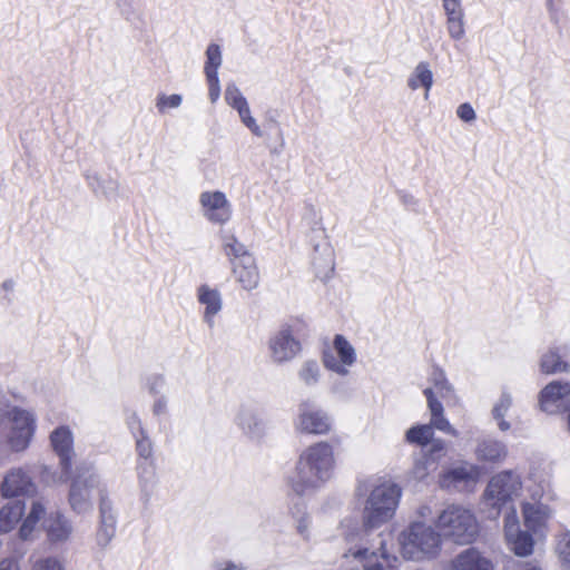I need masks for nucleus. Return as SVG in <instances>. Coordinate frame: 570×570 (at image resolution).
<instances>
[{
  "label": "nucleus",
  "instance_id": "f257e3e1",
  "mask_svg": "<svg viewBox=\"0 0 570 570\" xmlns=\"http://www.w3.org/2000/svg\"><path fill=\"white\" fill-rule=\"evenodd\" d=\"M2 531L20 523L19 535L29 539L46 514L45 498L37 494V485L22 468H14L2 480Z\"/></svg>",
  "mask_w": 570,
  "mask_h": 570
},
{
  "label": "nucleus",
  "instance_id": "f03ea898",
  "mask_svg": "<svg viewBox=\"0 0 570 570\" xmlns=\"http://www.w3.org/2000/svg\"><path fill=\"white\" fill-rule=\"evenodd\" d=\"M337 465L336 451L328 441H317L299 453L286 483L297 495L315 492L332 480Z\"/></svg>",
  "mask_w": 570,
  "mask_h": 570
},
{
  "label": "nucleus",
  "instance_id": "7ed1b4c3",
  "mask_svg": "<svg viewBox=\"0 0 570 570\" xmlns=\"http://www.w3.org/2000/svg\"><path fill=\"white\" fill-rule=\"evenodd\" d=\"M436 525L444 539L456 543H471L480 534V521L471 508L464 504H446L436 518Z\"/></svg>",
  "mask_w": 570,
  "mask_h": 570
},
{
  "label": "nucleus",
  "instance_id": "20e7f679",
  "mask_svg": "<svg viewBox=\"0 0 570 570\" xmlns=\"http://www.w3.org/2000/svg\"><path fill=\"white\" fill-rule=\"evenodd\" d=\"M399 543L401 554L412 561L433 558L442 548L439 529L435 530L431 523L423 520H412L409 527L401 531Z\"/></svg>",
  "mask_w": 570,
  "mask_h": 570
},
{
  "label": "nucleus",
  "instance_id": "39448f33",
  "mask_svg": "<svg viewBox=\"0 0 570 570\" xmlns=\"http://www.w3.org/2000/svg\"><path fill=\"white\" fill-rule=\"evenodd\" d=\"M36 431V416L28 409L2 404V441L9 452L28 449Z\"/></svg>",
  "mask_w": 570,
  "mask_h": 570
},
{
  "label": "nucleus",
  "instance_id": "423d86ee",
  "mask_svg": "<svg viewBox=\"0 0 570 570\" xmlns=\"http://www.w3.org/2000/svg\"><path fill=\"white\" fill-rule=\"evenodd\" d=\"M402 490L392 480H379L364 503L363 522L367 527H380L393 518L400 503Z\"/></svg>",
  "mask_w": 570,
  "mask_h": 570
},
{
  "label": "nucleus",
  "instance_id": "0eeeda50",
  "mask_svg": "<svg viewBox=\"0 0 570 570\" xmlns=\"http://www.w3.org/2000/svg\"><path fill=\"white\" fill-rule=\"evenodd\" d=\"M523 492L522 475L513 470H504V472L493 475L482 494V504L490 508L489 518H497L500 510L509 500L518 499Z\"/></svg>",
  "mask_w": 570,
  "mask_h": 570
},
{
  "label": "nucleus",
  "instance_id": "6e6552de",
  "mask_svg": "<svg viewBox=\"0 0 570 570\" xmlns=\"http://www.w3.org/2000/svg\"><path fill=\"white\" fill-rule=\"evenodd\" d=\"M293 429L297 434L325 436L334 430L332 414L314 401H302L293 419Z\"/></svg>",
  "mask_w": 570,
  "mask_h": 570
},
{
  "label": "nucleus",
  "instance_id": "1a4fd4ad",
  "mask_svg": "<svg viewBox=\"0 0 570 570\" xmlns=\"http://www.w3.org/2000/svg\"><path fill=\"white\" fill-rule=\"evenodd\" d=\"M323 364L338 375H347L357 362V352L344 334H334L332 342L324 347Z\"/></svg>",
  "mask_w": 570,
  "mask_h": 570
},
{
  "label": "nucleus",
  "instance_id": "9d476101",
  "mask_svg": "<svg viewBox=\"0 0 570 570\" xmlns=\"http://www.w3.org/2000/svg\"><path fill=\"white\" fill-rule=\"evenodd\" d=\"M503 535L504 542L514 554L521 558L533 554L535 550V541L532 539L531 533L525 527L522 528V523L518 515L515 508H512L504 514L503 520Z\"/></svg>",
  "mask_w": 570,
  "mask_h": 570
},
{
  "label": "nucleus",
  "instance_id": "9b49d317",
  "mask_svg": "<svg viewBox=\"0 0 570 570\" xmlns=\"http://www.w3.org/2000/svg\"><path fill=\"white\" fill-rule=\"evenodd\" d=\"M556 511L547 503H541L540 499H527L521 503V514L523 525L530 531L534 542L543 540L549 531V522L552 520Z\"/></svg>",
  "mask_w": 570,
  "mask_h": 570
},
{
  "label": "nucleus",
  "instance_id": "f8f14e48",
  "mask_svg": "<svg viewBox=\"0 0 570 570\" xmlns=\"http://www.w3.org/2000/svg\"><path fill=\"white\" fill-rule=\"evenodd\" d=\"M267 348L271 362L282 365V363L292 362L295 356L299 355L302 344L291 326H282L271 334Z\"/></svg>",
  "mask_w": 570,
  "mask_h": 570
},
{
  "label": "nucleus",
  "instance_id": "ddd939ff",
  "mask_svg": "<svg viewBox=\"0 0 570 570\" xmlns=\"http://www.w3.org/2000/svg\"><path fill=\"white\" fill-rule=\"evenodd\" d=\"M539 406L547 414H560L570 409V381H550L539 393Z\"/></svg>",
  "mask_w": 570,
  "mask_h": 570
},
{
  "label": "nucleus",
  "instance_id": "4468645a",
  "mask_svg": "<svg viewBox=\"0 0 570 570\" xmlns=\"http://www.w3.org/2000/svg\"><path fill=\"white\" fill-rule=\"evenodd\" d=\"M481 478L482 468L478 464L461 463L442 473L440 484L442 489L472 490Z\"/></svg>",
  "mask_w": 570,
  "mask_h": 570
},
{
  "label": "nucleus",
  "instance_id": "2eb2a0df",
  "mask_svg": "<svg viewBox=\"0 0 570 570\" xmlns=\"http://www.w3.org/2000/svg\"><path fill=\"white\" fill-rule=\"evenodd\" d=\"M199 203L208 222L224 225L233 215L232 204L223 190H205L199 195Z\"/></svg>",
  "mask_w": 570,
  "mask_h": 570
},
{
  "label": "nucleus",
  "instance_id": "dca6fc26",
  "mask_svg": "<svg viewBox=\"0 0 570 570\" xmlns=\"http://www.w3.org/2000/svg\"><path fill=\"white\" fill-rule=\"evenodd\" d=\"M235 422L243 433L252 440H262L269 431L268 421L255 405H240Z\"/></svg>",
  "mask_w": 570,
  "mask_h": 570
},
{
  "label": "nucleus",
  "instance_id": "f3484780",
  "mask_svg": "<svg viewBox=\"0 0 570 570\" xmlns=\"http://www.w3.org/2000/svg\"><path fill=\"white\" fill-rule=\"evenodd\" d=\"M528 493L530 499L554 500L557 492L553 488V469L550 464L532 466L528 473Z\"/></svg>",
  "mask_w": 570,
  "mask_h": 570
},
{
  "label": "nucleus",
  "instance_id": "a211bd4d",
  "mask_svg": "<svg viewBox=\"0 0 570 570\" xmlns=\"http://www.w3.org/2000/svg\"><path fill=\"white\" fill-rule=\"evenodd\" d=\"M99 480L96 473L88 472L78 475L72 481L69 501L76 512H86L91 508L92 497L98 489Z\"/></svg>",
  "mask_w": 570,
  "mask_h": 570
},
{
  "label": "nucleus",
  "instance_id": "6ab92c4d",
  "mask_svg": "<svg viewBox=\"0 0 570 570\" xmlns=\"http://www.w3.org/2000/svg\"><path fill=\"white\" fill-rule=\"evenodd\" d=\"M225 100L226 104L232 107V109L236 110L243 125L246 126V128H248L256 137H262L263 129L257 122L255 116L252 115L249 104L237 85H226Z\"/></svg>",
  "mask_w": 570,
  "mask_h": 570
},
{
  "label": "nucleus",
  "instance_id": "aec40b11",
  "mask_svg": "<svg viewBox=\"0 0 570 570\" xmlns=\"http://www.w3.org/2000/svg\"><path fill=\"white\" fill-rule=\"evenodd\" d=\"M46 514L39 524L46 529L48 539L52 542H66L73 533V527L61 511H49L45 499Z\"/></svg>",
  "mask_w": 570,
  "mask_h": 570
},
{
  "label": "nucleus",
  "instance_id": "412c9836",
  "mask_svg": "<svg viewBox=\"0 0 570 570\" xmlns=\"http://www.w3.org/2000/svg\"><path fill=\"white\" fill-rule=\"evenodd\" d=\"M570 346L553 345L548 346L539 357V370L543 374H560V372H570Z\"/></svg>",
  "mask_w": 570,
  "mask_h": 570
},
{
  "label": "nucleus",
  "instance_id": "4be33fe9",
  "mask_svg": "<svg viewBox=\"0 0 570 570\" xmlns=\"http://www.w3.org/2000/svg\"><path fill=\"white\" fill-rule=\"evenodd\" d=\"M50 445L59 456L62 470L68 473L75 455L73 434L69 426L62 425L55 429L50 434Z\"/></svg>",
  "mask_w": 570,
  "mask_h": 570
},
{
  "label": "nucleus",
  "instance_id": "5701e85b",
  "mask_svg": "<svg viewBox=\"0 0 570 570\" xmlns=\"http://www.w3.org/2000/svg\"><path fill=\"white\" fill-rule=\"evenodd\" d=\"M379 543L382 550L380 554L375 553V551L370 553L367 548H360L358 550L351 548L345 556H352L356 561L361 562L364 570H397L394 566H391V559L384 548L385 541L382 535H379Z\"/></svg>",
  "mask_w": 570,
  "mask_h": 570
},
{
  "label": "nucleus",
  "instance_id": "b1692460",
  "mask_svg": "<svg viewBox=\"0 0 570 570\" xmlns=\"http://www.w3.org/2000/svg\"><path fill=\"white\" fill-rule=\"evenodd\" d=\"M312 264L317 277H332L335 271V249L330 240H323L314 246Z\"/></svg>",
  "mask_w": 570,
  "mask_h": 570
},
{
  "label": "nucleus",
  "instance_id": "393cba45",
  "mask_svg": "<svg viewBox=\"0 0 570 570\" xmlns=\"http://www.w3.org/2000/svg\"><path fill=\"white\" fill-rule=\"evenodd\" d=\"M234 278L246 291H252L259 283V269L255 262V256L247 248H245L242 259L238 261Z\"/></svg>",
  "mask_w": 570,
  "mask_h": 570
},
{
  "label": "nucleus",
  "instance_id": "a878e982",
  "mask_svg": "<svg viewBox=\"0 0 570 570\" xmlns=\"http://www.w3.org/2000/svg\"><path fill=\"white\" fill-rule=\"evenodd\" d=\"M452 568L453 570H494L492 561L475 548H468L456 554L452 560Z\"/></svg>",
  "mask_w": 570,
  "mask_h": 570
},
{
  "label": "nucleus",
  "instance_id": "bb28decb",
  "mask_svg": "<svg viewBox=\"0 0 570 570\" xmlns=\"http://www.w3.org/2000/svg\"><path fill=\"white\" fill-rule=\"evenodd\" d=\"M424 394L428 397V404L431 412V428H436L438 430L444 431V433L453 434L456 436L458 430L453 429L448 417L443 415V406L438 399L434 397L433 389H425Z\"/></svg>",
  "mask_w": 570,
  "mask_h": 570
},
{
  "label": "nucleus",
  "instance_id": "cd10ccee",
  "mask_svg": "<svg viewBox=\"0 0 570 570\" xmlns=\"http://www.w3.org/2000/svg\"><path fill=\"white\" fill-rule=\"evenodd\" d=\"M475 456L479 461L500 462L508 455V449L503 442L484 439L479 442L475 450Z\"/></svg>",
  "mask_w": 570,
  "mask_h": 570
},
{
  "label": "nucleus",
  "instance_id": "c85d7f7f",
  "mask_svg": "<svg viewBox=\"0 0 570 570\" xmlns=\"http://www.w3.org/2000/svg\"><path fill=\"white\" fill-rule=\"evenodd\" d=\"M406 83L411 90H417L422 86L424 88V99L428 100L433 86V72L429 62H419L409 76Z\"/></svg>",
  "mask_w": 570,
  "mask_h": 570
},
{
  "label": "nucleus",
  "instance_id": "c756f323",
  "mask_svg": "<svg viewBox=\"0 0 570 570\" xmlns=\"http://www.w3.org/2000/svg\"><path fill=\"white\" fill-rule=\"evenodd\" d=\"M198 299L205 306V320L209 325H213V318L217 313L220 312L223 302L222 295L217 289H213V287L200 286L198 288Z\"/></svg>",
  "mask_w": 570,
  "mask_h": 570
},
{
  "label": "nucleus",
  "instance_id": "7c9ffc66",
  "mask_svg": "<svg viewBox=\"0 0 570 570\" xmlns=\"http://www.w3.org/2000/svg\"><path fill=\"white\" fill-rule=\"evenodd\" d=\"M513 404V399L508 392H502L495 403L492 405V417L497 421L498 426L501 431H508L510 429L509 421L505 420V415Z\"/></svg>",
  "mask_w": 570,
  "mask_h": 570
},
{
  "label": "nucleus",
  "instance_id": "2f4dec72",
  "mask_svg": "<svg viewBox=\"0 0 570 570\" xmlns=\"http://www.w3.org/2000/svg\"><path fill=\"white\" fill-rule=\"evenodd\" d=\"M297 376L304 386H316L322 377V368L315 358L302 362Z\"/></svg>",
  "mask_w": 570,
  "mask_h": 570
},
{
  "label": "nucleus",
  "instance_id": "473e14b6",
  "mask_svg": "<svg viewBox=\"0 0 570 570\" xmlns=\"http://www.w3.org/2000/svg\"><path fill=\"white\" fill-rule=\"evenodd\" d=\"M245 247L244 243L233 236V234H230V236H225L223 239V249L232 264L233 275L235 273V268L238 266V261L243 257Z\"/></svg>",
  "mask_w": 570,
  "mask_h": 570
},
{
  "label": "nucleus",
  "instance_id": "72a5a7b5",
  "mask_svg": "<svg viewBox=\"0 0 570 570\" xmlns=\"http://www.w3.org/2000/svg\"><path fill=\"white\" fill-rule=\"evenodd\" d=\"M116 519L114 514H107L104 508L101 509V521L97 531V542L99 546H107L115 537Z\"/></svg>",
  "mask_w": 570,
  "mask_h": 570
},
{
  "label": "nucleus",
  "instance_id": "f704fd0d",
  "mask_svg": "<svg viewBox=\"0 0 570 570\" xmlns=\"http://www.w3.org/2000/svg\"><path fill=\"white\" fill-rule=\"evenodd\" d=\"M434 432L430 425H416L409 429L405 433V440L416 445H428L433 440Z\"/></svg>",
  "mask_w": 570,
  "mask_h": 570
},
{
  "label": "nucleus",
  "instance_id": "c9c22d12",
  "mask_svg": "<svg viewBox=\"0 0 570 570\" xmlns=\"http://www.w3.org/2000/svg\"><path fill=\"white\" fill-rule=\"evenodd\" d=\"M223 63L222 47L217 43H210L206 49L205 73L219 75V68Z\"/></svg>",
  "mask_w": 570,
  "mask_h": 570
},
{
  "label": "nucleus",
  "instance_id": "e433bc0d",
  "mask_svg": "<svg viewBox=\"0 0 570 570\" xmlns=\"http://www.w3.org/2000/svg\"><path fill=\"white\" fill-rule=\"evenodd\" d=\"M554 553L560 564L566 570H570V530L559 535L554 547Z\"/></svg>",
  "mask_w": 570,
  "mask_h": 570
},
{
  "label": "nucleus",
  "instance_id": "4c0bfd02",
  "mask_svg": "<svg viewBox=\"0 0 570 570\" xmlns=\"http://www.w3.org/2000/svg\"><path fill=\"white\" fill-rule=\"evenodd\" d=\"M184 101L181 94L160 92L156 96L155 106L159 114H166L170 109H178Z\"/></svg>",
  "mask_w": 570,
  "mask_h": 570
},
{
  "label": "nucleus",
  "instance_id": "58836bf2",
  "mask_svg": "<svg viewBox=\"0 0 570 570\" xmlns=\"http://www.w3.org/2000/svg\"><path fill=\"white\" fill-rule=\"evenodd\" d=\"M432 461L428 456L419 458L410 469L407 478L410 481H423L431 473Z\"/></svg>",
  "mask_w": 570,
  "mask_h": 570
},
{
  "label": "nucleus",
  "instance_id": "ea45409f",
  "mask_svg": "<svg viewBox=\"0 0 570 570\" xmlns=\"http://www.w3.org/2000/svg\"><path fill=\"white\" fill-rule=\"evenodd\" d=\"M446 30L450 38L461 39L465 33V21H464V12L463 7L453 16L449 21H446Z\"/></svg>",
  "mask_w": 570,
  "mask_h": 570
},
{
  "label": "nucleus",
  "instance_id": "a19ab883",
  "mask_svg": "<svg viewBox=\"0 0 570 570\" xmlns=\"http://www.w3.org/2000/svg\"><path fill=\"white\" fill-rule=\"evenodd\" d=\"M31 570H66V567L59 558L42 557L33 561Z\"/></svg>",
  "mask_w": 570,
  "mask_h": 570
},
{
  "label": "nucleus",
  "instance_id": "79ce46f5",
  "mask_svg": "<svg viewBox=\"0 0 570 570\" xmlns=\"http://www.w3.org/2000/svg\"><path fill=\"white\" fill-rule=\"evenodd\" d=\"M431 387L434 390V397H445L451 393L450 384L441 371L433 374Z\"/></svg>",
  "mask_w": 570,
  "mask_h": 570
},
{
  "label": "nucleus",
  "instance_id": "37998d69",
  "mask_svg": "<svg viewBox=\"0 0 570 570\" xmlns=\"http://www.w3.org/2000/svg\"><path fill=\"white\" fill-rule=\"evenodd\" d=\"M296 529L298 534L303 537V539L309 540L312 537V519L309 514L303 513L299 514L296 519Z\"/></svg>",
  "mask_w": 570,
  "mask_h": 570
},
{
  "label": "nucleus",
  "instance_id": "c03bdc74",
  "mask_svg": "<svg viewBox=\"0 0 570 570\" xmlns=\"http://www.w3.org/2000/svg\"><path fill=\"white\" fill-rule=\"evenodd\" d=\"M206 81L208 85V96L212 104L218 100L222 94V87L219 81V75H206Z\"/></svg>",
  "mask_w": 570,
  "mask_h": 570
},
{
  "label": "nucleus",
  "instance_id": "a18cd8bd",
  "mask_svg": "<svg viewBox=\"0 0 570 570\" xmlns=\"http://www.w3.org/2000/svg\"><path fill=\"white\" fill-rule=\"evenodd\" d=\"M456 115L461 121L464 122H474L478 117L473 106H471L470 102H462V105H459L456 108Z\"/></svg>",
  "mask_w": 570,
  "mask_h": 570
},
{
  "label": "nucleus",
  "instance_id": "49530a36",
  "mask_svg": "<svg viewBox=\"0 0 570 570\" xmlns=\"http://www.w3.org/2000/svg\"><path fill=\"white\" fill-rule=\"evenodd\" d=\"M136 448L141 458H150L153 452L151 442H149L148 439H146V436L137 439Z\"/></svg>",
  "mask_w": 570,
  "mask_h": 570
},
{
  "label": "nucleus",
  "instance_id": "de8ad7c7",
  "mask_svg": "<svg viewBox=\"0 0 570 570\" xmlns=\"http://www.w3.org/2000/svg\"><path fill=\"white\" fill-rule=\"evenodd\" d=\"M461 8V0H452V2H450L444 9L446 20H450L451 17L456 16V13L460 12Z\"/></svg>",
  "mask_w": 570,
  "mask_h": 570
},
{
  "label": "nucleus",
  "instance_id": "09e8293b",
  "mask_svg": "<svg viewBox=\"0 0 570 570\" xmlns=\"http://www.w3.org/2000/svg\"><path fill=\"white\" fill-rule=\"evenodd\" d=\"M432 515H433V511H432L431 507H428V504H422V507H420L416 511L415 520H422L425 523H428V520H430V518H432Z\"/></svg>",
  "mask_w": 570,
  "mask_h": 570
},
{
  "label": "nucleus",
  "instance_id": "8fccbe9b",
  "mask_svg": "<svg viewBox=\"0 0 570 570\" xmlns=\"http://www.w3.org/2000/svg\"><path fill=\"white\" fill-rule=\"evenodd\" d=\"M119 188V184L114 178H108L102 181V190L107 195L116 194Z\"/></svg>",
  "mask_w": 570,
  "mask_h": 570
},
{
  "label": "nucleus",
  "instance_id": "3c124183",
  "mask_svg": "<svg viewBox=\"0 0 570 570\" xmlns=\"http://www.w3.org/2000/svg\"><path fill=\"white\" fill-rule=\"evenodd\" d=\"M2 570H21V568L19 561L16 558H11L10 560H2Z\"/></svg>",
  "mask_w": 570,
  "mask_h": 570
},
{
  "label": "nucleus",
  "instance_id": "603ef678",
  "mask_svg": "<svg viewBox=\"0 0 570 570\" xmlns=\"http://www.w3.org/2000/svg\"><path fill=\"white\" fill-rule=\"evenodd\" d=\"M218 570H247L245 567L235 566V563H226L225 567H218Z\"/></svg>",
  "mask_w": 570,
  "mask_h": 570
},
{
  "label": "nucleus",
  "instance_id": "864d4df0",
  "mask_svg": "<svg viewBox=\"0 0 570 570\" xmlns=\"http://www.w3.org/2000/svg\"><path fill=\"white\" fill-rule=\"evenodd\" d=\"M366 489H367V482H358V484L356 487V492L364 493Z\"/></svg>",
  "mask_w": 570,
  "mask_h": 570
},
{
  "label": "nucleus",
  "instance_id": "5fc2aeb1",
  "mask_svg": "<svg viewBox=\"0 0 570 570\" xmlns=\"http://www.w3.org/2000/svg\"><path fill=\"white\" fill-rule=\"evenodd\" d=\"M444 442L443 441H434L432 442V450H443Z\"/></svg>",
  "mask_w": 570,
  "mask_h": 570
},
{
  "label": "nucleus",
  "instance_id": "6e6d98bb",
  "mask_svg": "<svg viewBox=\"0 0 570 570\" xmlns=\"http://www.w3.org/2000/svg\"><path fill=\"white\" fill-rule=\"evenodd\" d=\"M166 409V402L158 401L155 405L156 412H161V410Z\"/></svg>",
  "mask_w": 570,
  "mask_h": 570
},
{
  "label": "nucleus",
  "instance_id": "4d7b16f0",
  "mask_svg": "<svg viewBox=\"0 0 570 570\" xmlns=\"http://www.w3.org/2000/svg\"><path fill=\"white\" fill-rule=\"evenodd\" d=\"M523 570H541L540 567L531 566V563H528Z\"/></svg>",
  "mask_w": 570,
  "mask_h": 570
},
{
  "label": "nucleus",
  "instance_id": "13d9d810",
  "mask_svg": "<svg viewBox=\"0 0 570 570\" xmlns=\"http://www.w3.org/2000/svg\"><path fill=\"white\" fill-rule=\"evenodd\" d=\"M351 523V520H344L342 523V528H350Z\"/></svg>",
  "mask_w": 570,
  "mask_h": 570
},
{
  "label": "nucleus",
  "instance_id": "bf43d9fd",
  "mask_svg": "<svg viewBox=\"0 0 570 570\" xmlns=\"http://www.w3.org/2000/svg\"><path fill=\"white\" fill-rule=\"evenodd\" d=\"M450 1H453V0H442V7L444 10H445L446 6L450 3Z\"/></svg>",
  "mask_w": 570,
  "mask_h": 570
},
{
  "label": "nucleus",
  "instance_id": "052dcab7",
  "mask_svg": "<svg viewBox=\"0 0 570 570\" xmlns=\"http://www.w3.org/2000/svg\"><path fill=\"white\" fill-rule=\"evenodd\" d=\"M2 286L6 288H11V287H13V283H4V284H2Z\"/></svg>",
  "mask_w": 570,
  "mask_h": 570
},
{
  "label": "nucleus",
  "instance_id": "680f3d73",
  "mask_svg": "<svg viewBox=\"0 0 570 570\" xmlns=\"http://www.w3.org/2000/svg\"><path fill=\"white\" fill-rule=\"evenodd\" d=\"M567 426H568V432L570 433V413L568 415Z\"/></svg>",
  "mask_w": 570,
  "mask_h": 570
},
{
  "label": "nucleus",
  "instance_id": "e2e57ef3",
  "mask_svg": "<svg viewBox=\"0 0 570 570\" xmlns=\"http://www.w3.org/2000/svg\"><path fill=\"white\" fill-rule=\"evenodd\" d=\"M344 533H345L347 539H350V537L352 535V534H350V532H344Z\"/></svg>",
  "mask_w": 570,
  "mask_h": 570
}]
</instances>
